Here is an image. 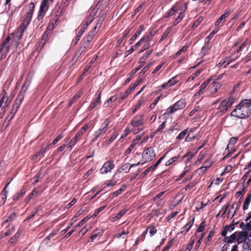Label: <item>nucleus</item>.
<instances>
[{
	"mask_svg": "<svg viewBox=\"0 0 251 251\" xmlns=\"http://www.w3.org/2000/svg\"><path fill=\"white\" fill-rule=\"evenodd\" d=\"M238 139V138L237 137H233L231 138L230 139V141L227 145V148H229L230 147L233 146L236 143Z\"/></svg>",
	"mask_w": 251,
	"mask_h": 251,
	"instance_id": "nucleus-36",
	"label": "nucleus"
},
{
	"mask_svg": "<svg viewBox=\"0 0 251 251\" xmlns=\"http://www.w3.org/2000/svg\"><path fill=\"white\" fill-rule=\"evenodd\" d=\"M100 95L101 92H99V95L96 98V100L91 102L89 107L90 110L93 109L100 102Z\"/></svg>",
	"mask_w": 251,
	"mask_h": 251,
	"instance_id": "nucleus-17",
	"label": "nucleus"
},
{
	"mask_svg": "<svg viewBox=\"0 0 251 251\" xmlns=\"http://www.w3.org/2000/svg\"><path fill=\"white\" fill-rule=\"evenodd\" d=\"M34 8V4L33 3H31L28 6V11L24 17V19L21 24L22 25L26 27L29 25L31 20Z\"/></svg>",
	"mask_w": 251,
	"mask_h": 251,
	"instance_id": "nucleus-5",
	"label": "nucleus"
},
{
	"mask_svg": "<svg viewBox=\"0 0 251 251\" xmlns=\"http://www.w3.org/2000/svg\"><path fill=\"white\" fill-rule=\"evenodd\" d=\"M136 144V143H133L131 144L129 146L128 148L127 149V150L126 151L125 154L126 155L130 154Z\"/></svg>",
	"mask_w": 251,
	"mask_h": 251,
	"instance_id": "nucleus-51",
	"label": "nucleus"
},
{
	"mask_svg": "<svg viewBox=\"0 0 251 251\" xmlns=\"http://www.w3.org/2000/svg\"><path fill=\"white\" fill-rule=\"evenodd\" d=\"M16 214L15 212L11 213L4 221L3 224L8 223L15 219Z\"/></svg>",
	"mask_w": 251,
	"mask_h": 251,
	"instance_id": "nucleus-31",
	"label": "nucleus"
},
{
	"mask_svg": "<svg viewBox=\"0 0 251 251\" xmlns=\"http://www.w3.org/2000/svg\"><path fill=\"white\" fill-rule=\"evenodd\" d=\"M237 237V232H235L231 234L229 237H226L225 238V242L228 243H232L236 238Z\"/></svg>",
	"mask_w": 251,
	"mask_h": 251,
	"instance_id": "nucleus-20",
	"label": "nucleus"
},
{
	"mask_svg": "<svg viewBox=\"0 0 251 251\" xmlns=\"http://www.w3.org/2000/svg\"><path fill=\"white\" fill-rule=\"evenodd\" d=\"M26 27L24 26L21 25V26L17 29V31L15 32V34L16 37L18 39H20L22 37L23 33L25 30Z\"/></svg>",
	"mask_w": 251,
	"mask_h": 251,
	"instance_id": "nucleus-18",
	"label": "nucleus"
},
{
	"mask_svg": "<svg viewBox=\"0 0 251 251\" xmlns=\"http://www.w3.org/2000/svg\"><path fill=\"white\" fill-rule=\"evenodd\" d=\"M187 49H188V47L186 46H184L182 47L181 49L177 51V52L175 54V57L178 56L180 55L182 53V52L186 51L187 50Z\"/></svg>",
	"mask_w": 251,
	"mask_h": 251,
	"instance_id": "nucleus-46",
	"label": "nucleus"
},
{
	"mask_svg": "<svg viewBox=\"0 0 251 251\" xmlns=\"http://www.w3.org/2000/svg\"><path fill=\"white\" fill-rule=\"evenodd\" d=\"M130 124L133 127H139L144 124L143 116L141 114L137 115L131 121Z\"/></svg>",
	"mask_w": 251,
	"mask_h": 251,
	"instance_id": "nucleus-8",
	"label": "nucleus"
},
{
	"mask_svg": "<svg viewBox=\"0 0 251 251\" xmlns=\"http://www.w3.org/2000/svg\"><path fill=\"white\" fill-rule=\"evenodd\" d=\"M96 12L95 9H93L90 13L89 16L87 18L86 21V25L87 26L89 24H90L93 20L94 17L95 16Z\"/></svg>",
	"mask_w": 251,
	"mask_h": 251,
	"instance_id": "nucleus-21",
	"label": "nucleus"
},
{
	"mask_svg": "<svg viewBox=\"0 0 251 251\" xmlns=\"http://www.w3.org/2000/svg\"><path fill=\"white\" fill-rule=\"evenodd\" d=\"M127 210L123 209L121 210L117 215L114 218V220H118L121 218L125 214Z\"/></svg>",
	"mask_w": 251,
	"mask_h": 251,
	"instance_id": "nucleus-42",
	"label": "nucleus"
},
{
	"mask_svg": "<svg viewBox=\"0 0 251 251\" xmlns=\"http://www.w3.org/2000/svg\"><path fill=\"white\" fill-rule=\"evenodd\" d=\"M237 232V237L238 238L237 239V241L238 243H241L243 242H245L246 238L248 236V233L246 231H241L239 232Z\"/></svg>",
	"mask_w": 251,
	"mask_h": 251,
	"instance_id": "nucleus-15",
	"label": "nucleus"
},
{
	"mask_svg": "<svg viewBox=\"0 0 251 251\" xmlns=\"http://www.w3.org/2000/svg\"><path fill=\"white\" fill-rule=\"evenodd\" d=\"M187 133H188L187 129H185L183 130L182 132H181L179 134L178 136L176 137V139L179 140H182L183 139H184V137L185 136V135L187 134Z\"/></svg>",
	"mask_w": 251,
	"mask_h": 251,
	"instance_id": "nucleus-35",
	"label": "nucleus"
},
{
	"mask_svg": "<svg viewBox=\"0 0 251 251\" xmlns=\"http://www.w3.org/2000/svg\"><path fill=\"white\" fill-rule=\"evenodd\" d=\"M160 97L161 96L158 97L155 100H154L153 102L150 105V108L151 109H152L155 107L156 103L158 102L159 100L160 99Z\"/></svg>",
	"mask_w": 251,
	"mask_h": 251,
	"instance_id": "nucleus-61",
	"label": "nucleus"
},
{
	"mask_svg": "<svg viewBox=\"0 0 251 251\" xmlns=\"http://www.w3.org/2000/svg\"><path fill=\"white\" fill-rule=\"evenodd\" d=\"M91 41V40L89 39V38L88 37H87L86 38L83 39L82 46L83 48L85 49L87 45L89 44V43Z\"/></svg>",
	"mask_w": 251,
	"mask_h": 251,
	"instance_id": "nucleus-57",
	"label": "nucleus"
},
{
	"mask_svg": "<svg viewBox=\"0 0 251 251\" xmlns=\"http://www.w3.org/2000/svg\"><path fill=\"white\" fill-rule=\"evenodd\" d=\"M8 94L3 90L0 94V107H5L9 105Z\"/></svg>",
	"mask_w": 251,
	"mask_h": 251,
	"instance_id": "nucleus-11",
	"label": "nucleus"
},
{
	"mask_svg": "<svg viewBox=\"0 0 251 251\" xmlns=\"http://www.w3.org/2000/svg\"><path fill=\"white\" fill-rule=\"evenodd\" d=\"M186 102L184 99H181L174 103L173 105L170 106L167 111L170 114H173L178 110L182 109L185 107Z\"/></svg>",
	"mask_w": 251,
	"mask_h": 251,
	"instance_id": "nucleus-7",
	"label": "nucleus"
},
{
	"mask_svg": "<svg viewBox=\"0 0 251 251\" xmlns=\"http://www.w3.org/2000/svg\"><path fill=\"white\" fill-rule=\"evenodd\" d=\"M89 218L87 217H85L75 226V228L81 226L82 225H83V224L85 223H86L89 220Z\"/></svg>",
	"mask_w": 251,
	"mask_h": 251,
	"instance_id": "nucleus-54",
	"label": "nucleus"
},
{
	"mask_svg": "<svg viewBox=\"0 0 251 251\" xmlns=\"http://www.w3.org/2000/svg\"><path fill=\"white\" fill-rule=\"evenodd\" d=\"M201 70H198L195 74H192L188 78V81H192L197 77L201 73Z\"/></svg>",
	"mask_w": 251,
	"mask_h": 251,
	"instance_id": "nucleus-44",
	"label": "nucleus"
},
{
	"mask_svg": "<svg viewBox=\"0 0 251 251\" xmlns=\"http://www.w3.org/2000/svg\"><path fill=\"white\" fill-rule=\"evenodd\" d=\"M233 103V99L229 98L226 100H223L219 107L217 108L218 111L217 114L221 116L223 114L226 113L229 107H230Z\"/></svg>",
	"mask_w": 251,
	"mask_h": 251,
	"instance_id": "nucleus-4",
	"label": "nucleus"
},
{
	"mask_svg": "<svg viewBox=\"0 0 251 251\" xmlns=\"http://www.w3.org/2000/svg\"><path fill=\"white\" fill-rule=\"evenodd\" d=\"M37 194V192L35 190H34L30 194V195L28 196V197L25 198L26 202H28L33 196L36 195Z\"/></svg>",
	"mask_w": 251,
	"mask_h": 251,
	"instance_id": "nucleus-53",
	"label": "nucleus"
},
{
	"mask_svg": "<svg viewBox=\"0 0 251 251\" xmlns=\"http://www.w3.org/2000/svg\"><path fill=\"white\" fill-rule=\"evenodd\" d=\"M25 193V191L24 189H22L20 192L16 194L13 197L14 201H16L22 198Z\"/></svg>",
	"mask_w": 251,
	"mask_h": 251,
	"instance_id": "nucleus-22",
	"label": "nucleus"
},
{
	"mask_svg": "<svg viewBox=\"0 0 251 251\" xmlns=\"http://www.w3.org/2000/svg\"><path fill=\"white\" fill-rule=\"evenodd\" d=\"M195 138V136L193 134L192 131H190L186 137L185 140L186 142H189L194 140Z\"/></svg>",
	"mask_w": 251,
	"mask_h": 251,
	"instance_id": "nucleus-34",
	"label": "nucleus"
},
{
	"mask_svg": "<svg viewBox=\"0 0 251 251\" xmlns=\"http://www.w3.org/2000/svg\"><path fill=\"white\" fill-rule=\"evenodd\" d=\"M171 28H168L164 33L163 36H162L161 38L160 39V41H162L164 40L168 35V34L171 32Z\"/></svg>",
	"mask_w": 251,
	"mask_h": 251,
	"instance_id": "nucleus-49",
	"label": "nucleus"
},
{
	"mask_svg": "<svg viewBox=\"0 0 251 251\" xmlns=\"http://www.w3.org/2000/svg\"><path fill=\"white\" fill-rule=\"evenodd\" d=\"M96 28H97L96 26H95L94 28V29L88 34L87 37L89 38V40H92V39L94 37L95 34H96L95 30L96 29Z\"/></svg>",
	"mask_w": 251,
	"mask_h": 251,
	"instance_id": "nucleus-52",
	"label": "nucleus"
},
{
	"mask_svg": "<svg viewBox=\"0 0 251 251\" xmlns=\"http://www.w3.org/2000/svg\"><path fill=\"white\" fill-rule=\"evenodd\" d=\"M192 225V223L191 222L189 223L186 224L183 228L181 229L180 233L182 234H185L189 230Z\"/></svg>",
	"mask_w": 251,
	"mask_h": 251,
	"instance_id": "nucleus-28",
	"label": "nucleus"
},
{
	"mask_svg": "<svg viewBox=\"0 0 251 251\" xmlns=\"http://www.w3.org/2000/svg\"><path fill=\"white\" fill-rule=\"evenodd\" d=\"M126 188V185H123L120 189L117 190L116 191L114 192L112 194V197H116L118 196L119 195L121 194L122 192H123Z\"/></svg>",
	"mask_w": 251,
	"mask_h": 251,
	"instance_id": "nucleus-29",
	"label": "nucleus"
},
{
	"mask_svg": "<svg viewBox=\"0 0 251 251\" xmlns=\"http://www.w3.org/2000/svg\"><path fill=\"white\" fill-rule=\"evenodd\" d=\"M49 3L47 1V0H44L42 2L38 16L39 20L43 18L46 12L48 10Z\"/></svg>",
	"mask_w": 251,
	"mask_h": 251,
	"instance_id": "nucleus-10",
	"label": "nucleus"
},
{
	"mask_svg": "<svg viewBox=\"0 0 251 251\" xmlns=\"http://www.w3.org/2000/svg\"><path fill=\"white\" fill-rule=\"evenodd\" d=\"M139 63L140 64L139 66L136 68L134 73L137 72L138 70H139L145 64V61L142 60V59H140V61L139 62Z\"/></svg>",
	"mask_w": 251,
	"mask_h": 251,
	"instance_id": "nucleus-55",
	"label": "nucleus"
},
{
	"mask_svg": "<svg viewBox=\"0 0 251 251\" xmlns=\"http://www.w3.org/2000/svg\"><path fill=\"white\" fill-rule=\"evenodd\" d=\"M114 164L112 161H107L104 163L102 167L100 169V173L101 174H105L108 172H110L114 168Z\"/></svg>",
	"mask_w": 251,
	"mask_h": 251,
	"instance_id": "nucleus-9",
	"label": "nucleus"
},
{
	"mask_svg": "<svg viewBox=\"0 0 251 251\" xmlns=\"http://www.w3.org/2000/svg\"><path fill=\"white\" fill-rule=\"evenodd\" d=\"M169 82H171L172 85H173V86H174L177 82V81L176 80L175 77H174L172 79H171L169 81H168L167 82H165L164 84H163L161 85V87L163 89H168V85Z\"/></svg>",
	"mask_w": 251,
	"mask_h": 251,
	"instance_id": "nucleus-23",
	"label": "nucleus"
},
{
	"mask_svg": "<svg viewBox=\"0 0 251 251\" xmlns=\"http://www.w3.org/2000/svg\"><path fill=\"white\" fill-rule=\"evenodd\" d=\"M242 105H245V106H247L249 108L250 106H251V100H244L241 102Z\"/></svg>",
	"mask_w": 251,
	"mask_h": 251,
	"instance_id": "nucleus-50",
	"label": "nucleus"
},
{
	"mask_svg": "<svg viewBox=\"0 0 251 251\" xmlns=\"http://www.w3.org/2000/svg\"><path fill=\"white\" fill-rule=\"evenodd\" d=\"M243 251H250L251 250V243L250 241L245 242L243 245Z\"/></svg>",
	"mask_w": 251,
	"mask_h": 251,
	"instance_id": "nucleus-30",
	"label": "nucleus"
},
{
	"mask_svg": "<svg viewBox=\"0 0 251 251\" xmlns=\"http://www.w3.org/2000/svg\"><path fill=\"white\" fill-rule=\"evenodd\" d=\"M144 30V27L143 25H140L138 30L135 32L134 35L131 37V40L134 41L136 38Z\"/></svg>",
	"mask_w": 251,
	"mask_h": 251,
	"instance_id": "nucleus-26",
	"label": "nucleus"
},
{
	"mask_svg": "<svg viewBox=\"0 0 251 251\" xmlns=\"http://www.w3.org/2000/svg\"><path fill=\"white\" fill-rule=\"evenodd\" d=\"M137 86V84H133L132 86H130L127 90L126 91V93H127V94L128 95L130 94L132 91L134 90V89L135 87Z\"/></svg>",
	"mask_w": 251,
	"mask_h": 251,
	"instance_id": "nucleus-58",
	"label": "nucleus"
},
{
	"mask_svg": "<svg viewBox=\"0 0 251 251\" xmlns=\"http://www.w3.org/2000/svg\"><path fill=\"white\" fill-rule=\"evenodd\" d=\"M249 43L248 42V39H246L245 40V42H244L241 45V46H240V47L238 48V49L237 50L235 51V53H236V52L238 53L240 51H241L243 49H244L247 45V44H248Z\"/></svg>",
	"mask_w": 251,
	"mask_h": 251,
	"instance_id": "nucleus-39",
	"label": "nucleus"
},
{
	"mask_svg": "<svg viewBox=\"0 0 251 251\" xmlns=\"http://www.w3.org/2000/svg\"><path fill=\"white\" fill-rule=\"evenodd\" d=\"M106 130H105L104 129L100 128L99 129V131L96 132V137L95 138V139H94V141L96 140L99 137L103 135L106 133Z\"/></svg>",
	"mask_w": 251,
	"mask_h": 251,
	"instance_id": "nucleus-33",
	"label": "nucleus"
},
{
	"mask_svg": "<svg viewBox=\"0 0 251 251\" xmlns=\"http://www.w3.org/2000/svg\"><path fill=\"white\" fill-rule=\"evenodd\" d=\"M155 157V153L154 150L151 147L147 148L142 152V157L145 162L151 161Z\"/></svg>",
	"mask_w": 251,
	"mask_h": 251,
	"instance_id": "nucleus-6",
	"label": "nucleus"
},
{
	"mask_svg": "<svg viewBox=\"0 0 251 251\" xmlns=\"http://www.w3.org/2000/svg\"><path fill=\"white\" fill-rule=\"evenodd\" d=\"M195 241L194 239H191L189 244L187 245L185 250L184 251H191L192 250Z\"/></svg>",
	"mask_w": 251,
	"mask_h": 251,
	"instance_id": "nucleus-48",
	"label": "nucleus"
},
{
	"mask_svg": "<svg viewBox=\"0 0 251 251\" xmlns=\"http://www.w3.org/2000/svg\"><path fill=\"white\" fill-rule=\"evenodd\" d=\"M209 48L208 46V45L203 47L201 49V53L202 54V55H203L206 54V53L208 52V50H209Z\"/></svg>",
	"mask_w": 251,
	"mask_h": 251,
	"instance_id": "nucleus-63",
	"label": "nucleus"
},
{
	"mask_svg": "<svg viewBox=\"0 0 251 251\" xmlns=\"http://www.w3.org/2000/svg\"><path fill=\"white\" fill-rule=\"evenodd\" d=\"M204 229V224L203 222H202L200 226L198 227L197 231L198 232H202Z\"/></svg>",
	"mask_w": 251,
	"mask_h": 251,
	"instance_id": "nucleus-64",
	"label": "nucleus"
},
{
	"mask_svg": "<svg viewBox=\"0 0 251 251\" xmlns=\"http://www.w3.org/2000/svg\"><path fill=\"white\" fill-rule=\"evenodd\" d=\"M40 175V173H38L36 176L32 178L33 184H35L39 181Z\"/></svg>",
	"mask_w": 251,
	"mask_h": 251,
	"instance_id": "nucleus-59",
	"label": "nucleus"
},
{
	"mask_svg": "<svg viewBox=\"0 0 251 251\" xmlns=\"http://www.w3.org/2000/svg\"><path fill=\"white\" fill-rule=\"evenodd\" d=\"M152 64L151 63H150L149 64H148L147 65H146L141 71V73H142V74H145L146 72H147L149 69H150V68L151 67V66Z\"/></svg>",
	"mask_w": 251,
	"mask_h": 251,
	"instance_id": "nucleus-60",
	"label": "nucleus"
},
{
	"mask_svg": "<svg viewBox=\"0 0 251 251\" xmlns=\"http://www.w3.org/2000/svg\"><path fill=\"white\" fill-rule=\"evenodd\" d=\"M152 37L151 33L150 32L149 34L147 35H145L143 36L140 40L135 45V47L138 48L141 44L144 43V42H149L150 43V41L151 40Z\"/></svg>",
	"mask_w": 251,
	"mask_h": 251,
	"instance_id": "nucleus-16",
	"label": "nucleus"
},
{
	"mask_svg": "<svg viewBox=\"0 0 251 251\" xmlns=\"http://www.w3.org/2000/svg\"><path fill=\"white\" fill-rule=\"evenodd\" d=\"M211 165V163L210 162H205L203 166L201 167L199 169L203 172L205 171Z\"/></svg>",
	"mask_w": 251,
	"mask_h": 251,
	"instance_id": "nucleus-41",
	"label": "nucleus"
},
{
	"mask_svg": "<svg viewBox=\"0 0 251 251\" xmlns=\"http://www.w3.org/2000/svg\"><path fill=\"white\" fill-rule=\"evenodd\" d=\"M14 230H15V229H14V226L9 227V229L6 231H5L4 233H2L0 235V237L3 238L4 237H6V236H7L10 235L12 232H14Z\"/></svg>",
	"mask_w": 251,
	"mask_h": 251,
	"instance_id": "nucleus-25",
	"label": "nucleus"
},
{
	"mask_svg": "<svg viewBox=\"0 0 251 251\" xmlns=\"http://www.w3.org/2000/svg\"><path fill=\"white\" fill-rule=\"evenodd\" d=\"M251 114V112H249L248 107L245 106V105H242L241 102L239 106L234 109L231 113V116L239 118H248Z\"/></svg>",
	"mask_w": 251,
	"mask_h": 251,
	"instance_id": "nucleus-3",
	"label": "nucleus"
},
{
	"mask_svg": "<svg viewBox=\"0 0 251 251\" xmlns=\"http://www.w3.org/2000/svg\"><path fill=\"white\" fill-rule=\"evenodd\" d=\"M81 95V92H79L76 94H75L74 97L69 101L68 103L69 106H70L72 104L78 99H79Z\"/></svg>",
	"mask_w": 251,
	"mask_h": 251,
	"instance_id": "nucleus-32",
	"label": "nucleus"
},
{
	"mask_svg": "<svg viewBox=\"0 0 251 251\" xmlns=\"http://www.w3.org/2000/svg\"><path fill=\"white\" fill-rule=\"evenodd\" d=\"M251 201V194H249L248 195L247 197H246V198L245 200V201L244 202L243 207V210H245L248 208Z\"/></svg>",
	"mask_w": 251,
	"mask_h": 251,
	"instance_id": "nucleus-19",
	"label": "nucleus"
},
{
	"mask_svg": "<svg viewBox=\"0 0 251 251\" xmlns=\"http://www.w3.org/2000/svg\"><path fill=\"white\" fill-rule=\"evenodd\" d=\"M117 98H118V96L117 95H115V96H113L111 97H110L107 101V102H105L104 103V105H105V107H107V104L109 103V102H112V101H116L117 100Z\"/></svg>",
	"mask_w": 251,
	"mask_h": 251,
	"instance_id": "nucleus-43",
	"label": "nucleus"
},
{
	"mask_svg": "<svg viewBox=\"0 0 251 251\" xmlns=\"http://www.w3.org/2000/svg\"><path fill=\"white\" fill-rule=\"evenodd\" d=\"M47 150V147H46V148H45L44 149H42L35 156L36 157L39 156H44V154L46 151Z\"/></svg>",
	"mask_w": 251,
	"mask_h": 251,
	"instance_id": "nucleus-56",
	"label": "nucleus"
},
{
	"mask_svg": "<svg viewBox=\"0 0 251 251\" xmlns=\"http://www.w3.org/2000/svg\"><path fill=\"white\" fill-rule=\"evenodd\" d=\"M187 9V4L185 3L182 7H180L178 5L176 4L174 6L168 13L167 17L171 16L173 15L176 16L177 15L175 21L174 22V25H176L178 24L184 17V13Z\"/></svg>",
	"mask_w": 251,
	"mask_h": 251,
	"instance_id": "nucleus-1",
	"label": "nucleus"
},
{
	"mask_svg": "<svg viewBox=\"0 0 251 251\" xmlns=\"http://www.w3.org/2000/svg\"><path fill=\"white\" fill-rule=\"evenodd\" d=\"M178 157H179V155L174 156V157L171 158V159H170L169 160H168L166 162L165 165L166 166L170 165L171 164H173L174 162H176L178 159Z\"/></svg>",
	"mask_w": 251,
	"mask_h": 251,
	"instance_id": "nucleus-38",
	"label": "nucleus"
},
{
	"mask_svg": "<svg viewBox=\"0 0 251 251\" xmlns=\"http://www.w3.org/2000/svg\"><path fill=\"white\" fill-rule=\"evenodd\" d=\"M88 128V125H85L83 126L77 132L76 135H77L79 138L87 130Z\"/></svg>",
	"mask_w": 251,
	"mask_h": 251,
	"instance_id": "nucleus-27",
	"label": "nucleus"
},
{
	"mask_svg": "<svg viewBox=\"0 0 251 251\" xmlns=\"http://www.w3.org/2000/svg\"><path fill=\"white\" fill-rule=\"evenodd\" d=\"M167 153H166L164 155H163L160 158L159 160L157 161V162L155 163L154 165L152 167V171L154 170L161 163L162 160L165 157Z\"/></svg>",
	"mask_w": 251,
	"mask_h": 251,
	"instance_id": "nucleus-47",
	"label": "nucleus"
},
{
	"mask_svg": "<svg viewBox=\"0 0 251 251\" xmlns=\"http://www.w3.org/2000/svg\"><path fill=\"white\" fill-rule=\"evenodd\" d=\"M119 134L116 131H115L113 134L112 135L111 137L109 139H108L107 141V144H110L112 142H113L114 140H115V139L117 137V136H118Z\"/></svg>",
	"mask_w": 251,
	"mask_h": 251,
	"instance_id": "nucleus-40",
	"label": "nucleus"
},
{
	"mask_svg": "<svg viewBox=\"0 0 251 251\" xmlns=\"http://www.w3.org/2000/svg\"><path fill=\"white\" fill-rule=\"evenodd\" d=\"M110 122L108 119H105L103 123L102 124L100 128L104 129L107 131V127L109 125Z\"/></svg>",
	"mask_w": 251,
	"mask_h": 251,
	"instance_id": "nucleus-45",
	"label": "nucleus"
},
{
	"mask_svg": "<svg viewBox=\"0 0 251 251\" xmlns=\"http://www.w3.org/2000/svg\"><path fill=\"white\" fill-rule=\"evenodd\" d=\"M30 82L29 81H26L25 82L24 84H23L22 89L19 93L18 95V97L16 99L15 103L13 105V109L12 110V112L14 114H15L17 112L18 109L19 108L20 105L22 103L25 95V93L26 91L27 90V89L29 86Z\"/></svg>",
	"mask_w": 251,
	"mask_h": 251,
	"instance_id": "nucleus-2",
	"label": "nucleus"
},
{
	"mask_svg": "<svg viewBox=\"0 0 251 251\" xmlns=\"http://www.w3.org/2000/svg\"><path fill=\"white\" fill-rule=\"evenodd\" d=\"M221 84L217 81H213L210 86L209 91L211 94H214L220 89Z\"/></svg>",
	"mask_w": 251,
	"mask_h": 251,
	"instance_id": "nucleus-14",
	"label": "nucleus"
},
{
	"mask_svg": "<svg viewBox=\"0 0 251 251\" xmlns=\"http://www.w3.org/2000/svg\"><path fill=\"white\" fill-rule=\"evenodd\" d=\"M219 30V28H218L217 27H215V29L211 32V33L209 34V35L207 38H211L215 34H216L217 32H218Z\"/></svg>",
	"mask_w": 251,
	"mask_h": 251,
	"instance_id": "nucleus-62",
	"label": "nucleus"
},
{
	"mask_svg": "<svg viewBox=\"0 0 251 251\" xmlns=\"http://www.w3.org/2000/svg\"><path fill=\"white\" fill-rule=\"evenodd\" d=\"M230 12V10H229L222 15L216 21L215 26L218 28L222 26L226 22V19L228 17Z\"/></svg>",
	"mask_w": 251,
	"mask_h": 251,
	"instance_id": "nucleus-12",
	"label": "nucleus"
},
{
	"mask_svg": "<svg viewBox=\"0 0 251 251\" xmlns=\"http://www.w3.org/2000/svg\"><path fill=\"white\" fill-rule=\"evenodd\" d=\"M130 170L129 164L126 163L124 164L119 169L120 172H122V171H125L126 173L129 172Z\"/></svg>",
	"mask_w": 251,
	"mask_h": 251,
	"instance_id": "nucleus-37",
	"label": "nucleus"
},
{
	"mask_svg": "<svg viewBox=\"0 0 251 251\" xmlns=\"http://www.w3.org/2000/svg\"><path fill=\"white\" fill-rule=\"evenodd\" d=\"M208 83H209V81H205L204 82H203L201 85V86L200 87V90H199V92H198L197 93H196L195 95L196 96L200 95L201 94H203V90L205 89V88L207 86V85H208Z\"/></svg>",
	"mask_w": 251,
	"mask_h": 251,
	"instance_id": "nucleus-24",
	"label": "nucleus"
},
{
	"mask_svg": "<svg viewBox=\"0 0 251 251\" xmlns=\"http://www.w3.org/2000/svg\"><path fill=\"white\" fill-rule=\"evenodd\" d=\"M9 37H8L5 39V40L2 43V45L0 46V52H3V53H6L9 51V45L8 44V43L9 42Z\"/></svg>",
	"mask_w": 251,
	"mask_h": 251,
	"instance_id": "nucleus-13",
	"label": "nucleus"
}]
</instances>
